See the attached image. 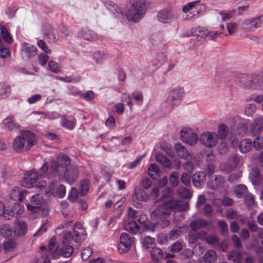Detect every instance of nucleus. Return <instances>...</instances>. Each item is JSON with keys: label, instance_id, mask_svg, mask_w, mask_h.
<instances>
[{"label": "nucleus", "instance_id": "nucleus-1", "mask_svg": "<svg viewBox=\"0 0 263 263\" xmlns=\"http://www.w3.org/2000/svg\"><path fill=\"white\" fill-rule=\"evenodd\" d=\"M171 189L166 187L160 199L154 204V209L151 212L152 219L155 221V225L148 226L145 222L146 216L144 214H139L136 220L140 223L144 224L145 231H154L155 227L164 229L171 224L169 220L171 212H177L184 211L189 209V203L183 200H175L172 196Z\"/></svg>", "mask_w": 263, "mask_h": 263}, {"label": "nucleus", "instance_id": "nucleus-2", "mask_svg": "<svg viewBox=\"0 0 263 263\" xmlns=\"http://www.w3.org/2000/svg\"><path fill=\"white\" fill-rule=\"evenodd\" d=\"M147 2L146 0H128L126 5L127 11L124 14L122 10L114 2L106 1L105 7L111 11L119 19H123L126 17L128 20L137 22L141 19L145 13Z\"/></svg>", "mask_w": 263, "mask_h": 263}, {"label": "nucleus", "instance_id": "nucleus-3", "mask_svg": "<svg viewBox=\"0 0 263 263\" xmlns=\"http://www.w3.org/2000/svg\"><path fill=\"white\" fill-rule=\"evenodd\" d=\"M86 236L85 231L82 224L76 222L73 228V234L71 232L66 233L62 238L61 246L57 247L56 250L59 249L62 255L69 257L73 252V248L71 245L72 242H81L84 240Z\"/></svg>", "mask_w": 263, "mask_h": 263}, {"label": "nucleus", "instance_id": "nucleus-4", "mask_svg": "<svg viewBox=\"0 0 263 263\" xmlns=\"http://www.w3.org/2000/svg\"><path fill=\"white\" fill-rule=\"evenodd\" d=\"M35 143V135L30 131H24L15 138L13 148L16 153H21L24 148L26 151H29Z\"/></svg>", "mask_w": 263, "mask_h": 263}, {"label": "nucleus", "instance_id": "nucleus-5", "mask_svg": "<svg viewBox=\"0 0 263 263\" xmlns=\"http://www.w3.org/2000/svg\"><path fill=\"white\" fill-rule=\"evenodd\" d=\"M70 164V159L66 155L58 157L56 160L52 161L50 163L49 172V177H57L62 175L65 171L66 167Z\"/></svg>", "mask_w": 263, "mask_h": 263}, {"label": "nucleus", "instance_id": "nucleus-6", "mask_svg": "<svg viewBox=\"0 0 263 263\" xmlns=\"http://www.w3.org/2000/svg\"><path fill=\"white\" fill-rule=\"evenodd\" d=\"M56 183L57 181L54 182V180L49 183L45 192V195L47 197H49L52 196L62 198L65 195L66 188L65 186L63 184L57 185Z\"/></svg>", "mask_w": 263, "mask_h": 263}, {"label": "nucleus", "instance_id": "nucleus-7", "mask_svg": "<svg viewBox=\"0 0 263 263\" xmlns=\"http://www.w3.org/2000/svg\"><path fill=\"white\" fill-rule=\"evenodd\" d=\"M217 133L215 132H206L202 134L200 136L201 143L205 147L213 148L218 143Z\"/></svg>", "mask_w": 263, "mask_h": 263}, {"label": "nucleus", "instance_id": "nucleus-8", "mask_svg": "<svg viewBox=\"0 0 263 263\" xmlns=\"http://www.w3.org/2000/svg\"><path fill=\"white\" fill-rule=\"evenodd\" d=\"M237 79V84L242 88L258 89L263 85L262 82H252L249 77L245 74L239 75Z\"/></svg>", "mask_w": 263, "mask_h": 263}, {"label": "nucleus", "instance_id": "nucleus-9", "mask_svg": "<svg viewBox=\"0 0 263 263\" xmlns=\"http://www.w3.org/2000/svg\"><path fill=\"white\" fill-rule=\"evenodd\" d=\"M184 94V90L182 88L171 90L167 96V103L172 106L179 105L183 99Z\"/></svg>", "mask_w": 263, "mask_h": 263}, {"label": "nucleus", "instance_id": "nucleus-10", "mask_svg": "<svg viewBox=\"0 0 263 263\" xmlns=\"http://www.w3.org/2000/svg\"><path fill=\"white\" fill-rule=\"evenodd\" d=\"M44 203V200L42 195L36 194L32 196L30 200V203L26 205L28 211L32 213H37Z\"/></svg>", "mask_w": 263, "mask_h": 263}, {"label": "nucleus", "instance_id": "nucleus-11", "mask_svg": "<svg viewBox=\"0 0 263 263\" xmlns=\"http://www.w3.org/2000/svg\"><path fill=\"white\" fill-rule=\"evenodd\" d=\"M39 178L38 173L35 169H33L25 174L21 180V184L27 188L33 187Z\"/></svg>", "mask_w": 263, "mask_h": 263}, {"label": "nucleus", "instance_id": "nucleus-12", "mask_svg": "<svg viewBox=\"0 0 263 263\" xmlns=\"http://www.w3.org/2000/svg\"><path fill=\"white\" fill-rule=\"evenodd\" d=\"M134 240V237H130L128 234L122 233L120 238V243L118 250L120 253H127L130 249L131 246Z\"/></svg>", "mask_w": 263, "mask_h": 263}, {"label": "nucleus", "instance_id": "nucleus-13", "mask_svg": "<svg viewBox=\"0 0 263 263\" xmlns=\"http://www.w3.org/2000/svg\"><path fill=\"white\" fill-rule=\"evenodd\" d=\"M262 22V16L246 20L242 23V28L246 31H253L261 26Z\"/></svg>", "mask_w": 263, "mask_h": 263}, {"label": "nucleus", "instance_id": "nucleus-14", "mask_svg": "<svg viewBox=\"0 0 263 263\" xmlns=\"http://www.w3.org/2000/svg\"><path fill=\"white\" fill-rule=\"evenodd\" d=\"M181 140L190 145H194L197 143V135L193 133L192 130L187 128H184L180 132Z\"/></svg>", "mask_w": 263, "mask_h": 263}, {"label": "nucleus", "instance_id": "nucleus-15", "mask_svg": "<svg viewBox=\"0 0 263 263\" xmlns=\"http://www.w3.org/2000/svg\"><path fill=\"white\" fill-rule=\"evenodd\" d=\"M190 228L191 230L189 232L188 242L190 247L194 248L197 243V220L190 223Z\"/></svg>", "mask_w": 263, "mask_h": 263}, {"label": "nucleus", "instance_id": "nucleus-16", "mask_svg": "<svg viewBox=\"0 0 263 263\" xmlns=\"http://www.w3.org/2000/svg\"><path fill=\"white\" fill-rule=\"evenodd\" d=\"M157 17L159 22L167 24L173 20L174 14L170 8H166L160 10L157 13Z\"/></svg>", "mask_w": 263, "mask_h": 263}, {"label": "nucleus", "instance_id": "nucleus-17", "mask_svg": "<svg viewBox=\"0 0 263 263\" xmlns=\"http://www.w3.org/2000/svg\"><path fill=\"white\" fill-rule=\"evenodd\" d=\"M43 34L50 42H55L59 40V34L57 31L50 24L44 26Z\"/></svg>", "mask_w": 263, "mask_h": 263}, {"label": "nucleus", "instance_id": "nucleus-18", "mask_svg": "<svg viewBox=\"0 0 263 263\" xmlns=\"http://www.w3.org/2000/svg\"><path fill=\"white\" fill-rule=\"evenodd\" d=\"M36 51V48L32 45L26 43L22 44L21 49L22 54L28 59L34 57L37 53Z\"/></svg>", "mask_w": 263, "mask_h": 263}, {"label": "nucleus", "instance_id": "nucleus-19", "mask_svg": "<svg viewBox=\"0 0 263 263\" xmlns=\"http://www.w3.org/2000/svg\"><path fill=\"white\" fill-rule=\"evenodd\" d=\"M263 130V118H257L251 124L250 132L254 136H258Z\"/></svg>", "mask_w": 263, "mask_h": 263}, {"label": "nucleus", "instance_id": "nucleus-20", "mask_svg": "<svg viewBox=\"0 0 263 263\" xmlns=\"http://www.w3.org/2000/svg\"><path fill=\"white\" fill-rule=\"evenodd\" d=\"M2 126L9 131L16 130L19 129V125L15 121L13 116H9L3 120Z\"/></svg>", "mask_w": 263, "mask_h": 263}, {"label": "nucleus", "instance_id": "nucleus-21", "mask_svg": "<svg viewBox=\"0 0 263 263\" xmlns=\"http://www.w3.org/2000/svg\"><path fill=\"white\" fill-rule=\"evenodd\" d=\"M27 193L28 191L27 190H21L19 187L15 186L12 189L10 194V198L15 201H22Z\"/></svg>", "mask_w": 263, "mask_h": 263}, {"label": "nucleus", "instance_id": "nucleus-22", "mask_svg": "<svg viewBox=\"0 0 263 263\" xmlns=\"http://www.w3.org/2000/svg\"><path fill=\"white\" fill-rule=\"evenodd\" d=\"M23 212V209L20 205L16 202L14 203L13 209H5L4 211V214H2L6 219H10L14 217L15 214H21Z\"/></svg>", "mask_w": 263, "mask_h": 263}, {"label": "nucleus", "instance_id": "nucleus-23", "mask_svg": "<svg viewBox=\"0 0 263 263\" xmlns=\"http://www.w3.org/2000/svg\"><path fill=\"white\" fill-rule=\"evenodd\" d=\"M151 41L154 45L159 48L164 49L165 47V40L161 32L153 33L151 36Z\"/></svg>", "mask_w": 263, "mask_h": 263}, {"label": "nucleus", "instance_id": "nucleus-24", "mask_svg": "<svg viewBox=\"0 0 263 263\" xmlns=\"http://www.w3.org/2000/svg\"><path fill=\"white\" fill-rule=\"evenodd\" d=\"M78 35L89 41H96L99 39V36L97 33L87 28H83L78 33Z\"/></svg>", "mask_w": 263, "mask_h": 263}, {"label": "nucleus", "instance_id": "nucleus-25", "mask_svg": "<svg viewBox=\"0 0 263 263\" xmlns=\"http://www.w3.org/2000/svg\"><path fill=\"white\" fill-rule=\"evenodd\" d=\"M63 173L65 180L69 183L74 182L79 177V171L77 168H70L68 170L66 169Z\"/></svg>", "mask_w": 263, "mask_h": 263}, {"label": "nucleus", "instance_id": "nucleus-26", "mask_svg": "<svg viewBox=\"0 0 263 263\" xmlns=\"http://www.w3.org/2000/svg\"><path fill=\"white\" fill-rule=\"evenodd\" d=\"M202 232H198V239H202L205 240L209 244L213 246L215 248H218L220 246V242L218 238L214 235H209L206 233H204L202 235Z\"/></svg>", "mask_w": 263, "mask_h": 263}, {"label": "nucleus", "instance_id": "nucleus-27", "mask_svg": "<svg viewBox=\"0 0 263 263\" xmlns=\"http://www.w3.org/2000/svg\"><path fill=\"white\" fill-rule=\"evenodd\" d=\"M124 229L130 233L136 234L139 233L140 231L139 226L135 220H133L131 219H128L125 221L123 224Z\"/></svg>", "mask_w": 263, "mask_h": 263}, {"label": "nucleus", "instance_id": "nucleus-28", "mask_svg": "<svg viewBox=\"0 0 263 263\" xmlns=\"http://www.w3.org/2000/svg\"><path fill=\"white\" fill-rule=\"evenodd\" d=\"M156 161L161 164L163 167L171 170V162L170 160L160 152H157L155 156Z\"/></svg>", "mask_w": 263, "mask_h": 263}, {"label": "nucleus", "instance_id": "nucleus-29", "mask_svg": "<svg viewBox=\"0 0 263 263\" xmlns=\"http://www.w3.org/2000/svg\"><path fill=\"white\" fill-rule=\"evenodd\" d=\"M197 5V1L192 2L188 3L186 5L184 6L182 8V11L184 13L187 14L184 20L191 19L195 14H192V11L196 9V6Z\"/></svg>", "mask_w": 263, "mask_h": 263}, {"label": "nucleus", "instance_id": "nucleus-30", "mask_svg": "<svg viewBox=\"0 0 263 263\" xmlns=\"http://www.w3.org/2000/svg\"><path fill=\"white\" fill-rule=\"evenodd\" d=\"M27 231V226L25 222L21 221L15 227L14 233L16 236H24Z\"/></svg>", "mask_w": 263, "mask_h": 263}, {"label": "nucleus", "instance_id": "nucleus-31", "mask_svg": "<svg viewBox=\"0 0 263 263\" xmlns=\"http://www.w3.org/2000/svg\"><path fill=\"white\" fill-rule=\"evenodd\" d=\"M151 255L154 263H159V261L163 257L162 251L157 247L152 249Z\"/></svg>", "mask_w": 263, "mask_h": 263}, {"label": "nucleus", "instance_id": "nucleus-32", "mask_svg": "<svg viewBox=\"0 0 263 263\" xmlns=\"http://www.w3.org/2000/svg\"><path fill=\"white\" fill-rule=\"evenodd\" d=\"M175 149L179 157L186 159L190 156L187 149L180 143H177L175 145Z\"/></svg>", "mask_w": 263, "mask_h": 263}, {"label": "nucleus", "instance_id": "nucleus-33", "mask_svg": "<svg viewBox=\"0 0 263 263\" xmlns=\"http://www.w3.org/2000/svg\"><path fill=\"white\" fill-rule=\"evenodd\" d=\"M2 38L7 44H11L13 42V39L8 32L6 28L0 25V43L2 44Z\"/></svg>", "mask_w": 263, "mask_h": 263}, {"label": "nucleus", "instance_id": "nucleus-34", "mask_svg": "<svg viewBox=\"0 0 263 263\" xmlns=\"http://www.w3.org/2000/svg\"><path fill=\"white\" fill-rule=\"evenodd\" d=\"M187 227H175L170 232L169 238L171 239H176L183 233V230H186Z\"/></svg>", "mask_w": 263, "mask_h": 263}, {"label": "nucleus", "instance_id": "nucleus-35", "mask_svg": "<svg viewBox=\"0 0 263 263\" xmlns=\"http://www.w3.org/2000/svg\"><path fill=\"white\" fill-rule=\"evenodd\" d=\"M252 146V141L249 139H245L241 141L239 144V148L241 153H246L249 152Z\"/></svg>", "mask_w": 263, "mask_h": 263}, {"label": "nucleus", "instance_id": "nucleus-36", "mask_svg": "<svg viewBox=\"0 0 263 263\" xmlns=\"http://www.w3.org/2000/svg\"><path fill=\"white\" fill-rule=\"evenodd\" d=\"M239 162V157L236 155H232L229 159L228 166L226 168V171L230 172L234 170L235 167H236Z\"/></svg>", "mask_w": 263, "mask_h": 263}, {"label": "nucleus", "instance_id": "nucleus-37", "mask_svg": "<svg viewBox=\"0 0 263 263\" xmlns=\"http://www.w3.org/2000/svg\"><path fill=\"white\" fill-rule=\"evenodd\" d=\"M228 259L233 263H243L241 254L239 251H233L228 255Z\"/></svg>", "mask_w": 263, "mask_h": 263}, {"label": "nucleus", "instance_id": "nucleus-38", "mask_svg": "<svg viewBox=\"0 0 263 263\" xmlns=\"http://www.w3.org/2000/svg\"><path fill=\"white\" fill-rule=\"evenodd\" d=\"M218 139L223 140L227 137L229 133V127L224 124H220L218 127Z\"/></svg>", "mask_w": 263, "mask_h": 263}, {"label": "nucleus", "instance_id": "nucleus-39", "mask_svg": "<svg viewBox=\"0 0 263 263\" xmlns=\"http://www.w3.org/2000/svg\"><path fill=\"white\" fill-rule=\"evenodd\" d=\"M92 57L97 63H101L107 58V54L104 51H97L93 53Z\"/></svg>", "mask_w": 263, "mask_h": 263}, {"label": "nucleus", "instance_id": "nucleus-40", "mask_svg": "<svg viewBox=\"0 0 263 263\" xmlns=\"http://www.w3.org/2000/svg\"><path fill=\"white\" fill-rule=\"evenodd\" d=\"M49 169L50 167H49L48 163L45 162L39 170V178L40 177L41 178L47 177L48 179L53 178L54 177H49Z\"/></svg>", "mask_w": 263, "mask_h": 263}, {"label": "nucleus", "instance_id": "nucleus-41", "mask_svg": "<svg viewBox=\"0 0 263 263\" xmlns=\"http://www.w3.org/2000/svg\"><path fill=\"white\" fill-rule=\"evenodd\" d=\"M10 93V86L5 83L0 84V97L2 99L7 98Z\"/></svg>", "mask_w": 263, "mask_h": 263}, {"label": "nucleus", "instance_id": "nucleus-42", "mask_svg": "<svg viewBox=\"0 0 263 263\" xmlns=\"http://www.w3.org/2000/svg\"><path fill=\"white\" fill-rule=\"evenodd\" d=\"M250 177L253 184H257L259 183L261 180V177L257 168H253L250 174Z\"/></svg>", "mask_w": 263, "mask_h": 263}, {"label": "nucleus", "instance_id": "nucleus-43", "mask_svg": "<svg viewBox=\"0 0 263 263\" xmlns=\"http://www.w3.org/2000/svg\"><path fill=\"white\" fill-rule=\"evenodd\" d=\"M247 192V187L244 185H238L234 189V192L236 196L239 198H242Z\"/></svg>", "mask_w": 263, "mask_h": 263}, {"label": "nucleus", "instance_id": "nucleus-44", "mask_svg": "<svg viewBox=\"0 0 263 263\" xmlns=\"http://www.w3.org/2000/svg\"><path fill=\"white\" fill-rule=\"evenodd\" d=\"M217 255L216 252L213 250L207 251L203 256L204 260L206 263H211L216 260Z\"/></svg>", "mask_w": 263, "mask_h": 263}, {"label": "nucleus", "instance_id": "nucleus-45", "mask_svg": "<svg viewBox=\"0 0 263 263\" xmlns=\"http://www.w3.org/2000/svg\"><path fill=\"white\" fill-rule=\"evenodd\" d=\"M90 182L88 179L82 180L80 184V194L85 196L88 191Z\"/></svg>", "mask_w": 263, "mask_h": 263}, {"label": "nucleus", "instance_id": "nucleus-46", "mask_svg": "<svg viewBox=\"0 0 263 263\" xmlns=\"http://www.w3.org/2000/svg\"><path fill=\"white\" fill-rule=\"evenodd\" d=\"M156 58L157 60V63L154 64L156 66V68H158L163 65L167 61V57L163 52L158 53L157 54Z\"/></svg>", "mask_w": 263, "mask_h": 263}, {"label": "nucleus", "instance_id": "nucleus-47", "mask_svg": "<svg viewBox=\"0 0 263 263\" xmlns=\"http://www.w3.org/2000/svg\"><path fill=\"white\" fill-rule=\"evenodd\" d=\"M178 194L182 198L188 199L191 197L192 194L189 189L185 187H180L178 189Z\"/></svg>", "mask_w": 263, "mask_h": 263}, {"label": "nucleus", "instance_id": "nucleus-48", "mask_svg": "<svg viewBox=\"0 0 263 263\" xmlns=\"http://www.w3.org/2000/svg\"><path fill=\"white\" fill-rule=\"evenodd\" d=\"M155 243V239L150 236H147L145 237L143 240H142V245L146 249H149L150 248H153V245Z\"/></svg>", "mask_w": 263, "mask_h": 263}, {"label": "nucleus", "instance_id": "nucleus-49", "mask_svg": "<svg viewBox=\"0 0 263 263\" xmlns=\"http://www.w3.org/2000/svg\"><path fill=\"white\" fill-rule=\"evenodd\" d=\"M246 205L249 209H253L255 206L254 196L252 194H249L246 196L245 199Z\"/></svg>", "mask_w": 263, "mask_h": 263}, {"label": "nucleus", "instance_id": "nucleus-50", "mask_svg": "<svg viewBox=\"0 0 263 263\" xmlns=\"http://www.w3.org/2000/svg\"><path fill=\"white\" fill-rule=\"evenodd\" d=\"M159 171V169L156 164L153 163L150 164L148 167V174L152 178L155 179L156 178V175Z\"/></svg>", "mask_w": 263, "mask_h": 263}, {"label": "nucleus", "instance_id": "nucleus-51", "mask_svg": "<svg viewBox=\"0 0 263 263\" xmlns=\"http://www.w3.org/2000/svg\"><path fill=\"white\" fill-rule=\"evenodd\" d=\"M161 148L163 150L165 153L171 157H173L175 154L172 148L171 145L167 143H164L161 145Z\"/></svg>", "mask_w": 263, "mask_h": 263}, {"label": "nucleus", "instance_id": "nucleus-52", "mask_svg": "<svg viewBox=\"0 0 263 263\" xmlns=\"http://www.w3.org/2000/svg\"><path fill=\"white\" fill-rule=\"evenodd\" d=\"M248 131V125L245 122H240L238 124L237 129V134L244 136Z\"/></svg>", "mask_w": 263, "mask_h": 263}, {"label": "nucleus", "instance_id": "nucleus-53", "mask_svg": "<svg viewBox=\"0 0 263 263\" xmlns=\"http://www.w3.org/2000/svg\"><path fill=\"white\" fill-rule=\"evenodd\" d=\"M9 55V49L7 48L4 47L2 44L0 43V60L3 59L2 63H1L2 65H4V59Z\"/></svg>", "mask_w": 263, "mask_h": 263}, {"label": "nucleus", "instance_id": "nucleus-54", "mask_svg": "<svg viewBox=\"0 0 263 263\" xmlns=\"http://www.w3.org/2000/svg\"><path fill=\"white\" fill-rule=\"evenodd\" d=\"M170 183L173 186H177L179 182V174L177 171L172 172L170 176Z\"/></svg>", "mask_w": 263, "mask_h": 263}, {"label": "nucleus", "instance_id": "nucleus-55", "mask_svg": "<svg viewBox=\"0 0 263 263\" xmlns=\"http://www.w3.org/2000/svg\"><path fill=\"white\" fill-rule=\"evenodd\" d=\"M194 252L189 249H185L179 254L180 259L185 260L192 257L193 255Z\"/></svg>", "mask_w": 263, "mask_h": 263}, {"label": "nucleus", "instance_id": "nucleus-56", "mask_svg": "<svg viewBox=\"0 0 263 263\" xmlns=\"http://www.w3.org/2000/svg\"><path fill=\"white\" fill-rule=\"evenodd\" d=\"M204 36H207L210 40H215L216 39L220 34H221V32L218 31H208V30H203Z\"/></svg>", "mask_w": 263, "mask_h": 263}, {"label": "nucleus", "instance_id": "nucleus-57", "mask_svg": "<svg viewBox=\"0 0 263 263\" xmlns=\"http://www.w3.org/2000/svg\"><path fill=\"white\" fill-rule=\"evenodd\" d=\"M218 226L221 230V234L224 236L227 235L228 233V228L227 222L223 220H219L218 221Z\"/></svg>", "mask_w": 263, "mask_h": 263}, {"label": "nucleus", "instance_id": "nucleus-58", "mask_svg": "<svg viewBox=\"0 0 263 263\" xmlns=\"http://www.w3.org/2000/svg\"><path fill=\"white\" fill-rule=\"evenodd\" d=\"M92 253V250L90 247H87L84 249L81 253V257L83 260H87L91 256Z\"/></svg>", "mask_w": 263, "mask_h": 263}, {"label": "nucleus", "instance_id": "nucleus-59", "mask_svg": "<svg viewBox=\"0 0 263 263\" xmlns=\"http://www.w3.org/2000/svg\"><path fill=\"white\" fill-rule=\"evenodd\" d=\"M76 125V120L72 121H69L66 118H64L62 120L63 126L69 129H72Z\"/></svg>", "mask_w": 263, "mask_h": 263}, {"label": "nucleus", "instance_id": "nucleus-60", "mask_svg": "<svg viewBox=\"0 0 263 263\" xmlns=\"http://www.w3.org/2000/svg\"><path fill=\"white\" fill-rule=\"evenodd\" d=\"M256 106L254 104H249L245 109V113L248 116H251L255 112Z\"/></svg>", "mask_w": 263, "mask_h": 263}, {"label": "nucleus", "instance_id": "nucleus-61", "mask_svg": "<svg viewBox=\"0 0 263 263\" xmlns=\"http://www.w3.org/2000/svg\"><path fill=\"white\" fill-rule=\"evenodd\" d=\"M136 195L139 200L146 202L149 199V196L144 191L136 193Z\"/></svg>", "mask_w": 263, "mask_h": 263}, {"label": "nucleus", "instance_id": "nucleus-62", "mask_svg": "<svg viewBox=\"0 0 263 263\" xmlns=\"http://www.w3.org/2000/svg\"><path fill=\"white\" fill-rule=\"evenodd\" d=\"M229 150V146L227 143L222 142L220 143L218 147V151L221 155L227 154Z\"/></svg>", "mask_w": 263, "mask_h": 263}, {"label": "nucleus", "instance_id": "nucleus-63", "mask_svg": "<svg viewBox=\"0 0 263 263\" xmlns=\"http://www.w3.org/2000/svg\"><path fill=\"white\" fill-rule=\"evenodd\" d=\"M48 66L51 71L54 73H58L60 72V70L57 63L52 60H50L48 62Z\"/></svg>", "mask_w": 263, "mask_h": 263}, {"label": "nucleus", "instance_id": "nucleus-64", "mask_svg": "<svg viewBox=\"0 0 263 263\" xmlns=\"http://www.w3.org/2000/svg\"><path fill=\"white\" fill-rule=\"evenodd\" d=\"M263 146V138L257 137L254 140V147L256 150H260Z\"/></svg>", "mask_w": 263, "mask_h": 263}]
</instances>
